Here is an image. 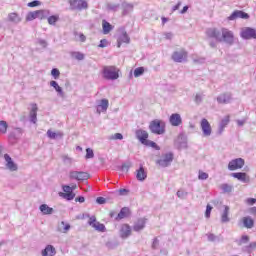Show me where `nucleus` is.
Instances as JSON below:
<instances>
[{"label":"nucleus","mask_w":256,"mask_h":256,"mask_svg":"<svg viewBox=\"0 0 256 256\" xmlns=\"http://www.w3.org/2000/svg\"><path fill=\"white\" fill-rule=\"evenodd\" d=\"M144 145H146L147 147H152V149H155L156 151H160L161 147H159V145H157V143L148 140L147 142L144 143Z\"/></svg>","instance_id":"obj_38"},{"label":"nucleus","mask_w":256,"mask_h":256,"mask_svg":"<svg viewBox=\"0 0 256 256\" xmlns=\"http://www.w3.org/2000/svg\"><path fill=\"white\" fill-rule=\"evenodd\" d=\"M207 237H208V241H212V242L219 241V237H217L215 234L208 233Z\"/></svg>","instance_id":"obj_48"},{"label":"nucleus","mask_w":256,"mask_h":256,"mask_svg":"<svg viewBox=\"0 0 256 256\" xmlns=\"http://www.w3.org/2000/svg\"><path fill=\"white\" fill-rule=\"evenodd\" d=\"M172 59L176 63H183V61H187V51L180 50L176 51L172 54Z\"/></svg>","instance_id":"obj_13"},{"label":"nucleus","mask_w":256,"mask_h":256,"mask_svg":"<svg viewBox=\"0 0 256 256\" xmlns=\"http://www.w3.org/2000/svg\"><path fill=\"white\" fill-rule=\"evenodd\" d=\"M47 137H49V139H61L63 137V132L61 131L53 132L51 130H48Z\"/></svg>","instance_id":"obj_34"},{"label":"nucleus","mask_w":256,"mask_h":256,"mask_svg":"<svg viewBox=\"0 0 256 256\" xmlns=\"http://www.w3.org/2000/svg\"><path fill=\"white\" fill-rule=\"evenodd\" d=\"M229 21H235V19H249V14L243 11H234L229 17Z\"/></svg>","instance_id":"obj_18"},{"label":"nucleus","mask_w":256,"mask_h":256,"mask_svg":"<svg viewBox=\"0 0 256 256\" xmlns=\"http://www.w3.org/2000/svg\"><path fill=\"white\" fill-rule=\"evenodd\" d=\"M231 121V118L229 115L225 116L219 123L218 126V134L221 135L223 131H225V127L229 125V122Z\"/></svg>","instance_id":"obj_20"},{"label":"nucleus","mask_w":256,"mask_h":256,"mask_svg":"<svg viewBox=\"0 0 256 256\" xmlns=\"http://www.w3.org/2000/svg\"><path fill=\"white\" fill-rule=\"evenodd\" d=\"M229 206H224V210L221 213V222L222 223H229Z\"/></svg>","instance_id":"obj_31"},{"label":"nucleus","mask_w":256,"mask_h":256,"mask_svg":"<svg viewBox=\"0 0 256 256\" xmlns=\"http://www.w3.org/2000/svg\"><path fill=\"white\" fill-rule=\"evenodd\" d=\"M57 251L53 245H47L44 250H42V256H55Z\"/></svg>","instance_id":"obj_27"},{"label":"nucleus","mask_w":256,"mask_h":256,"mask_svg":"<svg viewBox=\"0 0 256 256\" xmlns=\"http://www.w3.org/2000/svg\"><path fill=\"white\" fill-rule=\"evenodd\" d=\"M165 39H173V33L171 32H166L164 33Z\"/></svg>","instance_id":"obj_63"},{"label":"nucleus","mask_w":256,"mask_h":256,"mask_svg":"<svg viewBox=\"0 0 256 256\" xmlns=\"http://www.w3.org/2000/svg\"><path fill=\"white\" fill-rule=\"evenodd\" d=\"M112 139H115V140H123V134H121V133H116V134H114L113 135V137H112Z\"/></svg>","instance_id":"obj_55"},{"label":"nucleus","mask_w":256,"mask_h":256,"mask_svg":"<svg viewBox=\"0 0 256 256\" xmlns=\"http://www.w3.org/2000/svg\"><path fill=\"white\" fill-rule=\"evenodd\" d=\"M39 5H41V2L39 0H34L28 3V7H39Z\"/></svg>","instance_id":"obj_51"},{"label":"nucleus","mask_w":256,"mask_h":256,"mask_svg":"<svg viewBox=\"0 0 256 256\" xmlns=\"http://www.w3.org/2000/svg\"><path fill=\"white\" fill-rule=\"evenodd\" d=\"M64 193H73V188L70 186H63Z\"/></svg>","instance_id":"obj_54"},{"label":"nucleus","mask_w":256,"mask_h":256,"mask_svg":"<svg viewBox=\"0 0 256 256\" xmlns=\"http://www.w3.org/2000/svg\"><path fill=\"white\" fill-rule=\"evenodd\" d=\"M158 245H159V240L157 238H154L152 243V249H157Z\"/></svg>","instance_id":"obj_58"},{"label":"nucleus","mask_w":256,"mask_h":256,"mask_svg":"<svg viewBox=\"0 0 256 256\" xmlns=\"http://www.w3.org/2000/svg\"><path fill=\"white\" fill-rule=\"evenodd\" d=\"M189 11V6H184L183 9L180 11L181 15H185V13Z\"/></svg>","instance_id":"obj_64"},{"label":"nucleus","mask_w":256,"mask_h":256,"mask_svg":"<svg viewBox=\"0 0 256 256\" xmlns=\"http://www.w3.org/2000/svg\"><path fill=\"white\" fill-rule=\"evenodd\" d=\"M101 49H105V47H109V41L107 39L100 40V44L98 45Z\"/></svg>","instance_id":"obj_47"},{"label":"nucleus","mask_w":256,"mask_h":256,"mask_svg":"<svg viewBox=\"0 0 256 256\" xmlns=\"http://www.w3.org/2000/svg\"><path fill=\"white\" fill-rule=\"evenodd\" d=\"M102 29H103L104 35H109V33H111V31H113V26L106 20H103L102 21Z\"/></svg>","instance_id":"obj_30"},{"label":"nucleus","mask_w":256,"mask_h":256,"mask_svg":"<svg viewBox=\"0 0 256 256\" xmlns=\"http://www.w3.org/2000/svg\"><path fill=\"white\" fill-rule=\"evenodd\" d=\"M231 101H233L231 93H223L217 97V102L221 105H227L228 103H231Z\"/></svg>","instance_id":"obj_16"},{"label":"nucleus","mask_w":256,"mask_h":256,"mask_svg":"<svg viewBox=\"0 0 256 256\" xmlns=\"http://www.w3.org/2000/svg\"><path fill=\"white\" fill-rule=\"evenodd\" d=\"M176 195L179 197V199H187V195H189V193H187L185 190H178Z\"/></svg>","instance_id":"obj_43"},{"label":"nucleus","mask_w":256,"mask_h":256,"mask_svg":"<svg viewBox=\"0 0 256 256\" xmlns=\"http://www.w3.org/2000/svg\"><path fill=\"white\" fill-rule=\"evenodd\" d=\"M169 123L172 125V127H180V125H183V118H181V114H171L169 117Z\"/></svg>","instance_id":"obj_12"},{"label":"nucleus","mask_w":256,"mask_h":256,"mask_svg":"<svg viewBox=\"0 0 256 256\" xmlns=\"http://www.w3.org/2000/svg\"><path fill=\"white\" fill-rule=\"evenodd\" d=\"M206 35L210 39H215L218 43H226L227 45H233L235 43V34L227 28H222L221 30L209 28L206 30Z\"/></svg>","instance_id":"obj_1"},{"label":"nucleus","mask_w":256,"mask_h":256,"mask_svg":"<svg viewBox=\"0 0 256 256\" xmlns=\"http://www.w3.org/2000/svg\"><path fill=\"white\" fill-rule=\"evenodd\" d=\"M179 7H181V2H178L177 5L172 7V13H175V11L179 10Z\"/></svg>","instance_id":"obj_61"},{"label":"nucleus","mask_w":256,"mask_h":256,"mask_svg":"<svg viewBox=\"0 0 256 256\" xmlns=\"http://www.w3.org/2000/svg\"><path fill=\"white\" fill-rule=\"evenodd\" d=\"M198 179L200 181H207V179H209V174L207 172H203V171L199 170Z\"/></svg>","instance_id":"obj_40"},{"label":"nucleus","mask_w":256,"mask_h":256,"mask_svg":"<svg viewBox=\"0 0 256 256\" xmlns=\"http://www.w3.org/2000/svg\"><path fill=\"white\" fill-rule=\"evenodd\" d=\"M147 223V219L145 218H140L138 219L134 225H133V231H136L137 233L139 231H143V229H145V225Z\"/></svg>","instance_id":"obj_19"},{"label":"nucleus","mask_w":256,"mask_h":256,"mask_svg":"<svg viewBox=\"0 0 256 256\" xmlns=\"http://www.w3.org/2000/svg\"><path fill=\"white\" fill-rule=\"evenodd\" d=\"M245 243H249V236L244 235L241 237L240 241H239V245H243Z\"/></svg>","instance_id":"obj_50"},{"label":"nucleus","mask_w":256,"mask_h":256,"mask_svg":"<svg viewBox=\"0 0 256 256\" xmlns=\"http://www.w3.org/2000/svg\"><path fill=\"white\" fill-rule=\"evenodd\" d=\"M49 15H51V12L49 10L32 11L26 15V21H34V19H40V20L47 19Z\"/></svg>","instance_id":"obj_4"},{"label":"nucleus","mask_w":256,"mask_h":256,"mask_svg":"<svg viewBox=\"0 0 256 256\" xmlns=\"http://www.w3.org/2000/svg\"><path fill=\"white\" fill-rule=\"evenodd\" d=\"M244 227L247 229H252L254 222L251 217H244L243 218Z\"/></svg>","instance_id":"obj_36"},{"label":"nucleus","mask_w":256,"mask_h":256,"mask_svg":"<svg viewBox=\"0 0 256 256\" xmlns=\"http://www.w3.org/2000/svg\"><path fill=\"white\" fill-rule=\"evenodd\" d=\"M107 7L110 11H117L119 9V5L117 4H108Z\"/></svg>","instance_id":"obj_52"},{"label":"nucleus","mask_w":256,"mask_h":256,"mask_svg":"<svg viewBox=\"0 0 256 256\" xmlns=\"http://www.w3.org/2000/svg\"><path fill=\"white\" fill-rule=\"evenodd\" d=\"M135 135L136 139H138L142 145H145L148 141L147 139H149V133L143 129L136 130Z\"/></svg>","instance_id":"obj_15"},{"label":"nucleus","mask_w":256,"mask_h":256,"mask_svg":"<svg viewBox=\"0 0 256 256\" xmlns=\"http://www.w3.org/2000/svg\"><path fill=\"white\" fill-rule=\"evenodd\" d=\"M244 165L245 160L243 158H236L228 163V169L229 171H237V169H243Z\"/></svg>","instance_id":"obj_9"},{"label":"nucleus","mask_w":256,"mask_h":256,"mask_svg":"<svg viewBox=\"0 0 256 256\" xmlns=\"http://www.w3.org/2000/svg\"><path fill=\"white\" fill-rule=\"evenodd\" d=\"M71 55L74 59H77V61H83V59H85V54L81 52H72Z\"/></svg>","instance_id":"obj_39"},{"label":"nucleus","mask_w":256,"mask_h":256,"mask_svg":"<svg viewBox=\"0 0 256 256\" xmlns=\"http://www.w3.org/2000/svg\"><path fill=\"white\" fill-rule=\"evenodd\" d=\"M109 109V100L107 99H102L100 101V104L97 106V113H105Z\"/></svg>","instance_id":"obj_25"},{"label":"nucleus","mask_w":256,"mask_h":256,"mask_svg":"<svg viewBox=\"0 0 256 256\" xmlns=\"http://www.w3.org/2000/svg\"><path fill=\"white\" fill-rule=\"evenodd\" d=\"M125 217H129V208L127 207L120 210L116 219H125Z\"/></svg>","instance_id":"obj_35"},{"label":"nucleus","mask_w":256,"mask_h":256,"mask_svg":"<svg viewBox=\"0 0 256 256\" xmlns=\"http://www.w3.org/2000/svg\"><path fill=\"white\" fill-rule=\"evenodd\" d=\"M120 237H121V239H127V238L131 237V226H129V224L121 225Z\"/></svg>","instance_id":"obj_17"},{"label":"nucleus","mask_w":256,"mask_h":256,"mask_svg":"<svg viewBox=\"0 0 256 256\" xmlns=\"http://www.w3.org/2000/svg\"><path fill=\"white\" fill-rule=\"evenodd\" d=\"M39 110V108L37 107V104H32L31 105V110L29 113V119L31 123H37V111Z\"/></svg>","instance_id":"obj_23"},{"label":"nucleus","mask_w":256,"mask_h":256,"mask_svg":"<svg viewBox=\"0 0 256 256\" xmlns=\"http://www.w3.org/2000/svg\"><path fill=\"white\" fill-rule=\"evenodd\" d=\"M4 159L6 161V167L7 169H9V171H17V164L13 162V159H11V156H9V154H5Z\"/></svg>","instance_id":"obj_21"},{"label":"nucleus","mask_w":256,"mask_h":256,"mask_svg":"<svg viewBox=\"0 0 256 256\" xmlns=\"http://www.w3.org/2000/svg\"><path fill=\"white\" fill-rule=\"evenodd\" d=\"M240 37L246 40L256 39V30L251 27H244L241 29Z\"/></svg>","instance_id":"obj_5"},{"label":"nucleus","mask_w":256,"mask_h":256,"mask_svg":"<svg viewBox=\"0 0 256 256\" xmlns=\"http://www.w3.org/2000/svg\"><path fill=\"white\" fill-rule=\"evenodd\" d=\"M37 43L42 47H47V41H45L44 39H38Z\"/></svg>","instance_id":"obj_57"},{"label":"nucleus","mask_w":256,"mask_h":256,"mask_svg":"<svg viewBox=\"0 0 256 256\" xmlns=\"http://www.w3.org/2000/svg\"><path fill=\"white\" fill-rule=\"evenodd\" d=\"M219 189L222 191V193H232L233 192V185L223 183L219 185Z\"/></svg>","instance_id":"obj_33"},{"label":"nucleus","mask_w":256,"mask_h":256,"mask_svg":"<svg viewBox=\"0 0 256 256\" xmlns=\"http://www.w3.org/2000/svg\"><path fill=\"white\" fill-rule=\"evenodd\" d=\"M43 215H53V208L49 207L47 204H42L39 207Z\"/></svg>","instance_id":"obj_32"},{"label":"nucleus","mask_w":256,"mask_h":256,"mask_svg":"<svg viewBox=\"0 0 256 256\" xmlns=\"http://www.w3.org/2000/svg\"><path fill=\"white\" fill-rule=\"evenodd\" d=\"M211 211H213V207L208 204L206 206V212H205V217H207V219H209V217H211Z\"/></svg>","instance_id":"obj_49"},{"label":"nucleus","mask_w":256,"mask_h":256,"mask_svg":"<svg viewBox=\"0 0 256 256\" xmlns=\"http://www.w3.org/2000/svg\"><path fill=\"white\" fill-rule=\"evenodd\" d=\"M171 163H173V153L172 152L162 155V157L159 160H157V165H159L160 167H169V165H171Z\"/></svg>","instance_id":"obj_6"},{"label":"nucleus","mask_w":256,"mask_h":256,"mask_svg":"<svg viewBox=\"0 0 256 256\" xmlns=\"http://www.w3.org/2000/svg\"><path fill=\"white\" fill-rule=\"evenodd\" d=\"M102 75L108 81H115L119 79V69L115 66H104L102 68Z\"/></svg>","instance_id":"obj_2"},{"label":"nucleus","mask_w":256,"mask_h":256,"mask_svg":"<svg viewBox=\"0 0 256 256\" xmlns=\"http://www.w3.org/2000/svg\"><path fill=\"white\" fill-rule=\"evenodd\" d=\"M47 19H48L49 25H55V23H57L59 21V16L52 15V16H48Z\"/></svg>","instance_id":"obj_41"},{"label":"nucleus","mask_w":256,"mask_h":256,"mask_svg":"<svg viewBox=\"0 0 256 256\" xmlns=\"http://www.w3.org/2000/svg\"><path fill=\"white\" fill-rule=\"evenodd\" d=\"M149 129L155 135H163L165 134V122L158 119L153 120L150 122Z\"/></svg>","instance_id":"obj_3"},{"label":"nucleus","mask_w":256,"mask_h":256,"mask_svg":"<svg viewBox=\"0 0 256 256\" xmlns=\"http://www.w3.org/2000/svg\"><path fill=\"white\" fill-rule=\"evenodd\" d=\"M136 179L138 181H145L147 179V171H145L143 166H140V168L136 171Z\"/></svg>","instance_id":"obj_26"},{"label":"nucleus","mask_w":256,"mask_h":256,"mask_svg":"<svg viewBox=\"0 0 256 256\" xmlns=\"http://www.w3.org/2000/svg\"><path fill=\"white\" fill-rule=\"evenodd\" d=\"M105 202H106V200L104 197H98L96 199V203H98L99 205H103V204H105Z\"/></svg>","instance_id":"obj_56"},{"label":"nucleus","mask_w":256,"mask_h":256,"mask_svg":"<svg viewBox=\"0 0 256 256\" xmlns=\"http://www.w3.org/2000/svg\"><path fill=\"white\" fill-rule=\"evenodd\" d=\"M50 87H53V89H55L58 97H65V92L63 91V88L59 86V83H57V81L55 80L50 81Z\"/></svg>","instance_id":"obj_24"},{"label":"nucleus","mask_w":256,"mask_h":256,"mask_svg":"<svg viewBox=\"0 0 256 256\" xmlns=\"http://www.w3.org/2000/svg\"><path fill=\"white\" fill-rule=\"evenodd\" d=\"M76 202L78 203H85V197L83 196H79L75 199Z\"/></svg>","instance_id":"obj_62"},{"label":"nucleus","mask_w":256,"mask_h":256,"mask_svg":"<svg viewBox=\"0 0 256 256\" xmlns=\"http://www.w3.org/2000/svg\"><path fill=\"white\" fill-rule=\"evenodd\" d=\"M145 73V69L143 67L136 68L134 70V77H141Z\"/></svg>","instance_id":"obj_44"},{"label":"nucleus","mask_w":256,"mask_h":256,"mask_svg":"<svg viewBox=\"0 0 256 256\" xmlns=\"http://www.w3.org/2000/svg\"><path fill=\"white\" fill-rule=\"evenodd\" d=\"M232 177H234V179H238V181H242V183H247V181H249L247 173L243 172L232 173Z\"/></svg>","instance_id":"obj_29"},{"label":"nucleus","mask_w":256,"mask_h":256,"mask_svg":"<svg viewBox=\"0 0 256 256\" xmlns=\"http://www.w3.org/2000/svg\"><path fill=\"white\" fill-rule=\"evenodd\" d=\"M70 178L76 179V181H87L89 174L87 172L72 171L70 172Z\"/></svg>","instance_id":"obj_14"},{"label":"nucleus","mask_w":256,"mask_h":256,"mask_svg":"<svg viewBox=\"0 0 256 256\" xmlns=\"http://www.w3.org/2000/svg\"><path fill=\"white\" fill-rule=\"evenodd\" d=\"M88 225L93 227L96 231L100 233H105V224H101V222H97V218L95 216H91L88 221Z\"/></svg>","instance_id":"obj_11"},{"label":"nucleus","mask_w":256,"mask_h":256,"mask_svg":"<svg viewBox=\"0 0 256 256\" xmlns=\"http://www.w3.org/2000/svg\"><path fill=\"white\" fill-rule=\"evenodd\" d=\"M78 37H79V41H81V43H85V41H87V37L83 33H78Z\"/></svg>","instance_id":"obj_53"},{"label":"nucleus","mask_w":256,"mask_h":256,"mask_svg":"<svg viewBox=\"0 0 256 256\" xmlns=\"http://www.w3.org/2000/svg\"><path fill=\"white\" fill-rule=\"evenodd\" d=\"M200 127L202 129L204 137H211V133H213V128H211V123H209V120L203 118L200 122Z\"/></svg>","instance_id":"obj_10"},{"label":"nucleus","mask_w":256,"mask_h":256,"mask_svg":"<svg viewBox=\"0 0 256 256\" xmlns=\"http://www.w3.org/2000/svg\"><path fill=\"white\" fill-rule=\"evenodd\" d=\"M195 101L196 103H201V101H203V96H201L200 94H197L195 97Z\"/></svg>","instance_id":"obj_60"},{"label":"nucleus","mask_w":256,"mask_h":256,"mask_svg":"<svg viewBox=\"0 0 256 256\" xmlns=\"http://www.w3.org/2000/svg\"><path fill=\"white\" fill-rule=\"evenodd\" d=\"M51 75L54 79H59L61 72L59 71V69L54 68L51 70Z\"/></svg>","instance_id":"obj_45"},{"label":"nucleus","mask_w":256,"mask_h":256,"mask_svg":"<svg viewBox=\"0 0 256 256\" xmlns=\"http://www.w3.org/2000/svg\"><path fill=\"white\" fill-rule=\"evenodd\" d=\"M59 195L60 197H63V199H67V201H73V199H75V194H73V192H69V193L60 192Z\"/></svg>","instance_id":"obj_37"},{"label":"nucleus","mask_w":256,"mask_h":256,"mask_svg":"<svg viewBox=\"0 0 256 256\" xmlns=\"http://www.w3.org/2000/svg\"><path fill=\"white\" fill-rule=\"evenodd\" d=\"M95 157V154L93 153V149L87 148L86 149V159H93Z\"/></svg>","instance_id":"obj_46"},{"label":"nucleus","mask_w":256,"mask_h":256,"mask_svg":"<svg viewBox=\"0 0 256 256\" xmlns=\"http://www.w3.org/2000/svg\"><path fill=\"white\" fill-rule=\"evenodd\" d=\"M71 9L77 10V11H83V9H87L89 7V4H87V1L85 0H69Z\"/></svg>","instance_id":"obj_8"},{"label":"nucleus","mask_w":256,"mask_h":256,"mask_svg":"<svg viewBox=\"0 0 256 256\" xmlns=\"http://www.w3.org/2000/svg\"><path fill=\"white\" fill-rule=\"evenodd\" d=\"M247 203H248V205H255L256 199L255 198H248Z\"/></svg>","instance_id":"obj_59"},{"label":"nucleus","mask_w":256,"mask_h":256,"mask_svg":"<svg viewBox=\"0 0 256 256\" xmlns=\"http://www.w3.org/2000/svg\"><path fill=\"white\" fill-rule=\"evenodd\" d=\"M8 21L14 25H19V23L23 21V18H21L18 13L12 12L8 14Z\"/></svg>","instance_id":"obj_22"},{"label":"nucleus","mask_w":256,"mask_h":256,"mask_svg":"<svg viewBox=\"0 0 256 256\" xmlns=\"http://www.w3.org/2000/svg\"><path fill=\"white\" fill-rule=\"evenodd\" d=\"M131 38L125 29L120 28L118 30V39H117V47L120 48L122 43H130Z\"/></svg>","instance_id":"obj_7"},{"label":"nucleus","mask_w":256,"mask_h":256,"mask_svg":"<svg viewBox=\"0 0 256 256\" xmlns=\"http://www.w3.org/2000/svg\"><path fill=\"white\" fill-rule=\"evenodd\" d=\"M7 127H9V125L6 121H0V133H7Z\"/></svg>","instance_id":"obj_42"},{"label":"nucleus","mask_w":256,"mask_h":256,"mask_svg":"<svg viewBox=\"0 0 256 256\" xmlns=\"http://www.w3.org/2000/svg\"><path fill=\"white\" fill-rule=\"evenodd\" d=\"M71 229V225L69 223H66L65 221H62L58 224L57 231L59 233H69V230Z\"/></svg>","instance_id":"obj_28"}]
</instances>
